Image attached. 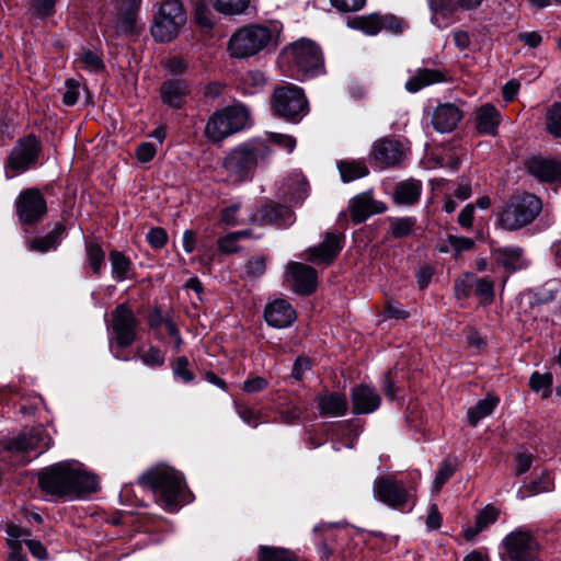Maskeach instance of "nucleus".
<instances>
[{
  "label": "nucleus",
  "instance_id": "obj_1",
  "mask_svg": "<svg viewBox=\"0 0 561 561\" xmlns=\"http://www.w3.org/2000/svg\"><path fill=\"white\" fill-rule=\"evenodd\" d=\"M38 485L49 495L60 499H82L99 489V478L88 472L83 465L65 460L48 466L38 472Z\"/></svg>",
  "mask_w": 561,
  "mask_h": 561
},
{
  "label": "nucleus",
  "instance_id": "obj_2",
  "mask_svg": "<svg viewBox=\"0 0 561 561\" xmlns=\"http://www.w3.org/2000/svg\"><path fill=\"white\" fill-rule=\"evenodd\" d=\"M270 156V147L260 138H253L236 146L226 154L221 163L226 173L225 181L231 185L250 181L256 168Z\"/></svg>",
  "mask_w": 561,
  "mask_h": 561
},
{
  "label": "nucleus",
  "instance_id": "obj_3",
  "mask_svg": "<svg viewBox=\"0 0 561 561\" xmlns=\"http://www.w3.org/2000/svg\"><path fill=\"white\" fill-rule=\"evenodd\" d=\"M279 37L280 26L277 23L249 24L230 36L227 50L232 58L245 59L264 50H274Z\"/></svg>",
  "mask_w": 561,
  "mask_h": 561
},
{
  "label": "nucleus",
  "instance_id": "obj_4",
  "mask_svg": "<svg viewBox=\"0 0 561 561\" xmlns=\"http://www.w3.org/2000/svg\"><path fill=\"white\" fill-rule=\"evenodd\" d=\"M420 479V472L404 477L396 474L377 477L373 484L374 496L393 510H411L416 502V488Z\"/></svg>",
  "mask_w": 561,
  "mask_h": 561
},
{
  "label": "nucleus",
  "instance_id": "obj_5",
  "mask_svg": "<svg viewBox=\"0 0 561 561\" xmlns=\"http://www.w3.org/2000/svg\"><path fill=\"white\" fill-rule=\"evenodd\" d=\"M138 483L150 489L157 502L169 511H173L183 496V477L172 468L149 470L139 477Z\"/></svg>",
  "mask_w": 561,
  "mask_h": 561
},
{
  "label": "nucleus",
  "instance_id": "obj_6",
  "mask_svg": "<svg viewBox=\"0 0 561 561\" xmlns=\"http://www.w3.org/2000/svg\"><path fill=\"white\" fill-rule=\"evenodd\" d=\"M250 114L245 106L234 104L214 112L205 126V137L211 142H220L241 131L249 125Z\"/></svg>",
  "mask_w": 561,
  "mask_h": 561
},
{
  "label": "nucleus",
  "instance_id": "obj_7",
  "mask_svg": "<svg viewBox=\"0 0 561 561\" xmlns=\"http://www.w3.org/2000/svg\"><path fill=\"white\" fill-rule=\"evenodd\" d=\"M541 208V201L534 194L524 193L512 196L499 214V224L508 231L519 230L531 224Z\"/></svg>",
  "mask_w": 561,
  "mask_h": 561
},
{
  "label": "nucleus",
  "instance_id": "obj_8",
  "mask_svg": "<svg viewBox=\"0 0 561 561\" xmlns=\"http://www.w3.org/2000/svg\"><path fill=\"white\" fill-rule=\"evenodd\" d=\"M283 57L298 77H314L323 69L320 47L312 41L300 38L283 50Z\"/></svg>",
  "mask_w": 561,
  "mask_h": 561
},
{
  "label": "nucleus",
  "instance_id": "obj_9",
  "mask_svg": "<svg viewBox=\"0 0 561 561\" xmlns=\"http://www.w3.org/2000/svg\"><path fill=\"white\" fill-rule=\"evenodd\" d=\"M186 23V13L180 0H163L153 15L151 35L154 41L169 43L178 37Z\"/></svg>",
  "mask_w": 561,
  "mask_h": 561
},
{
  "label": "nucleus",
  "instance_id": "obj_10",
  "mask_svg": "<svg viewBox=\"0 0 561 561\" xmlns=\"http://www.w3.org/2000/svg\"><path fill=\"white\" fill-rule=\"evenodd\" d=\"M51 438L46 431L41 427H33L24 431L15 438L11 439L5 447L10 454L12 463H28L34 458L45 453L50 447Z\"/></svg>",
  "mask_w": 561,
  "mask_h": 561
},
{
  "label": "nucleus",
  "instance_id": "obj_11",
  "mask_svg": "<svg viewBox=\"0 0 561 561\" xmlns=\"http://www.w3.org/2000/svg\"><path fill=\"white\" fill-rule=\"evenodd\" d=\"M273 114L290 123H298L309 112L308 101L301 88L287 84L274 90Z\"/></svg>",
  "mask_w": 561,
  "mask_h": 561
},
{
  "label": "nucleus",
  "instance_id": "obj_12",
  "mask_svg": "<svg viewBox=\"0 0 561 561\" xmlns=\"http://www.w3.org/2000/svg\"><path fill=\"white\" fill-rule=\"evenodd\" d=\"M42 152V142L34 134L20 138L7 158L8 178H13L35 168Z\"/></svg>",
  "mask_w": 561,
  "mask_h": 561
},
{
  "label": "nucleus",
  "instance_id": "obj_13",
  "mask_svg": "<svg viewBox=\"0 0 561 561\" xmlns=\"http://www.w3.org/2000/svg\"><path fill=\"white\" fill-rule=\"evenodd\" d=\"M19 221L25 226H33L44 219L47 214V203L38 188L23 190L14 202Z\"/></svg>",
  "mask_w": 561,
  "mask_h": 561
},
{
  "label": "nucleus",
  "instance_id": "obj_14",
  "mask_svg": "<svg viewBox=\"0 0 561 561\" xmlns=\"http://www.w3.org/2000/svg\"><path fill=\"white\" fill-rule=\"evenodd\" d=\"M139 320L126 305H117L111 312V331L117 346L125 348L137 340Z\"/></svg>",
  "mask_w": 561,
  "mask_h": 561
},
{
  "label": "nucleus",
  "instance_id": "obj_15",
  "mask_svg": "<svg viewBox=\"0 0 561 561\" xmlns=\"http://www.w3.org/2000/svg\"><path fill=\"white\" fill-rule=\"evenodd\" d=\"M504 546L513 561H539L538 542L528 531L511 533L505 537Z\"/></svg>",
  "mask_w": 561,
  "mask_h": 561
},
{
  "label": "nucleus",
  "instance_id": "obj_16",
  "mask_svg": "<svg viewBox=\"0 0 561 561\" xmlns=\"http://www.w3.org/2000/svg\"><path fill=\"white\" fill-rule=\"evenodd\" d=\"M286 280L296 294L309 296L317 289L318 274L310 265L290 262L286 266Z\"/></svg>",
  "mask_w": 561,
  "mask_h": 561
},
{
  "label": "nucleus",
  "instance_id": "obj_17",
  "mask_svg": "<svg viewBox=\"0 0 561 561\" xmlns=\"http://www.w3.org/2000/svg\"><path fill=\"white\" fill-rule=\"evenodd\" d=\"M295 219L291 208L280 204L262 206L250 216V222L252 224L260 226L274 225L279 228L291 226Z\"/></svg>",
  "mask_w": 561,
  "mask_h": 561
},
{
  "label": "nucleus",
  "instance_id": "obj_18",
  "mask_svg": "<svg viewBox=\"0 0 561 561\" xmlns=\"http://www.w3.org/2000/svg\"><path fill=\"white\" fill-rule=\"evenodd\" d=\"M371 156L380 169L394 167L404 156L403 145L394 138H381L374 142Z\"/></svg>",
  "mask_w": 561,
  "mask_h": 561
},
{
  "label": "nucleus",
  "instance_id": "obj_19",
  "mask_svg": "<svg viewBox=\"0 0 561 561\" xmlns=\"http://www.w3.org/2000/svg\"><path fill=\"white\" fill-rule=\"evenodd\" d=\"M483 0H427L433 13L431 21L437 27H443L439 16H449L458 11H474L482 4Z\"/></svg>",
  "mask_w": 561,
  "mask_h": 561
},
{
  "label": "nucleus",
  "instance_id": "obj_20",
  "mask_svg": "<svg viewBox=\"0 0 561 561\" xmlns=\"http://www.w3.org/2000/svg\"><path fill=\"white\" fill-rule=\"evenodd\" d=\"M462 118V111L454 103H440L431 113V124L438 133L453 131Z\"/></svg>",
  "mask_w": 561,
  "mask_h": 561
},
{
  "label": "nucleus",
  "instance_id": "obj_21",
  "mask_svg": "<svg viewBox=\"0 0 561 561\" xmlns=\"http://www.w3.org/2000/svg\"><path fill=\"white\" fill-rule=\"evenodd\" d=\"M348 209L354 224H362L373 215L383 213V203L373 199L368 192L360 193L350 201Z\"/></svg>",
  "mask_w": 561,
  "mask_h": 561
},
{
  "label": "nucleus",
  "instance_id": "obj_22",
  "mask_svg": "<svg viewBox=\"0 0 561 561\" xmlns=\"http://www.w3.org/2000/svg\"><path fill=\"white\" fill-rule=\"evenodd\" d=\"M525 165L528 173L540 182L561 181V161L558 159L533 157Z\"/></svg>",
  "mask_w": 561,
  "mask_h": 561
},
{
  "label": "nucleus",
  "instance_id": "obj_23",
  "mask_svg": "<svg viewBox=\"0 0 561 561\" xmlns=\"http://www.w3.org/2000/svg\"><path fill=\"white\" fill-rule=\"evenodd\" d=\"M341 250L342 236L334 232H327L323 241L318 247L308 249L307 260L317 264H331Z\"/></svg>",
  "mask_w": 561,
  "mask_h": 561
},
{
  "label": "nucleus",
  "instance_id": "obj_24",
  "mask_svg": "<svg viewBox=\"0 0 561 561\" xmlns=\"http://www.w3.org/2000/svg\"><path fill=\"white\" fill-rule=\"evenodd\" d=\"M297 314L293 306L285 299H275L266 305L264 319L270 327L284 329L294 323Z\"/></svg>",
  "mask_w": 561,
  "mask_h": 561
},
{
  "label": "nucleus",
  "instance_id": "obj_25",
  "mask_svg": "<svg viewBox=\"0 0 561 561\" xmlns=\"http://www.w3.org/2000/svg\"><path fill=\"white\" fill-rule=\"evenodd\" d=\"M353 413L369 414L375 412L381 402V398L375 388L368 385H359L352 389L351 393Z\"/></svg>",
  "mask_w": 561,
  "mask_h": 561
},
{
  "label": "nucleus",
  "instance_id": "obj_26",
  "mask_svg": "<svg viewBox=\"0 0 561 561\" xmlns=\"http://www.w3.org/2000/svg\"><path fill=\"white\" fill-rule=\"evenodd\" d=\"M66 233V226L62 222H57L54 228L45 236L31 237L26 240V249L30 252H37L46 254L50 251H56Z\"/></svg>",
  "mask_w": 561,
  "mask_h": 561
},
{
  "label": "nucleus",
  "instance_id": "obj_27",
  "mask_svg": "<svg viewBox=\"0 0 561 561\" xmlns=\"http://www.w3.org/2000/svg\"><path fill=\"white\" fill-rule=\"evenodd\" d=\"M474 122L478 133L495 136L501 123V114L493 104L485 103L477 108Z\"/></svg>",
  "mask_w": 561,
  "mask_h": 561
},
{
  "label": "nucleus",
  "instance_id": "obj_28",
  "mask_svg": "<svg viewBox=\"0 0 561 561\" xmlns=\"http://www.w3.org/2000/svg\"><path fill=\"white\" fill-rule=\"evenodd\" d=\"M319 413L324 417L343 416L347 411V399L335 392H321L317 396Z\"/></svg>",
  "mask_w": 561,
  "mask_h": 561
},
{
  "label": "nucleus",
  "instance_id": "obj_29",
  "mask_svg": "<svg viewBox=\"0 0 561 561\" xmlns=\"http://www.w3.org/2000/svg\"><path fill=\"white\" fill-rule=\"evenodd\" d=\"M188 92V85L182 80H168L160 89L162 102L173 108L183 106Z\"/></svg>",
  "mask_w": 561,
  "mask_h": 561
},
{
  "label": "nucleus",
  "instance_id": "obj_30",
  "mask_svg": "<svg viewBox=\"0 0 561 561\" xmlns=\"http://www.w3.org/2000/svg\"><path fill=\"white\" fill-rule=\"evenodd\" d=\"M141 0H123L118 8L116 32L131 34L135 31Z\"/></svg>",
  "mask_w": 561,
  "mask_h": 561
},
{
  "label": "nucleus",
  "instance_id": "obj_31",
  "mask_svg": "<svg viewBox=\"0 0 561 561\" xmlns=\"http://www.w3.org/2000/svg\"><path fill=\"white\" fill-rule=\"evenodd\" d=\"M445 81V75L436 69L422 68L405 82V89L416 93L425 87Z\"/></svg>",
  "mask_w": 561,
  "mask_h": 561
},
{
  "label": "nucleus",
  "instance_id": "obj_32",
  "mask_svg": "<svg viewBox=\"0 0 561 561\" xmlns=\"http://www.w3.org/2000/svg\"><path fill=\"white\" fill-rule=\"evenodd\" d=\"M495 261L507 271L525 267L523 249L519 247H502L492 252Z\"/></svg>",
  "mask_w": 561,
  "mask_h": 561
},
{
  "label": "nucleus",
  "instance_id": "obj_33",
  "mask_svg": "<svg viewBox=\"0 0 561 561\" xmlns=\"http://www.w3.org/2000/svg\"><path fill=\"white\" fill-rule=\"evenodd\" d=\"M285 195L294 203H302L309 194V184L301 172H293L285 181Z\"/></svg>",
  "mask_w": 561,
  "mask_h": 561
},
{
  "label": "nucleus",
  "instance_id": "obj_34",
  "mask_svg": "<svg viewBox=\"0 0 561 561\" xmlns=\"http://www.w3.org/2000/svg\"><path fill=\"white\" fill-rule=\"evenodd\" d=\"M350 28L362 31L364 34L374 36L382 30V16L378 13L367 15H359L347 19L346 22Z\"/></svg>",
  "mask_w": 561,
  "mask_h": 561
},
{
  "label": "nucleus",
  "instance_id": "obj_35",
  "mask_svg": "<svg viewBox=\"0 0 561 561\" xmlns=\"http://www.w3.org/2000/svg\"><path fill=\"white\" fill-rule=\"evenodd\" d=\"M421 192V182L416 180H409L401 182L396 186L393 198L398 204L412 205L419 201Z\"/></svg>",
  "mask_w": 561,
  "mask_h": 561
},
{
  "label": "nucleus",
  "instance_id": "obj_36",
  "mask_svg": "<svg viewBox=\"0 0 561 561\" xmlns=\"http://www.w3.org/2000/svg\"><path fill=\"white\" fill-rule=\"evenodd\" d=\"M499 402V398L492 394H488L484 399L479 400L467 412L469 424L473 427L477 426L480 420L492 414Z\"/></svg>",
  "mask_w": 561,
  "mask_h": 561
},
{
  "label": "nucleus",
  "instance_id": "obj_37",
  "mask_svg": "<svg viewBox=\"0 0 561 561\" xmlns=\"http://www.w3.org/2000/svg\"><path fill=\"white\" fill-rule=\"evenodd\" d=\"M110 261L112 265V277L116 282H123L131 276L133 263L124 253L112 250L110 252Z\"/></svg>",
  "mask_w": 561,
  "mask_h": 561
},
{
  "label": "nucleus",
  "instance_id": "obj_38",
  "mask_svg": "<svg viewBox=\"0 0 561 561\" xmlns=\"http://www.w3.org/2000/svg\"><path fill=\"white\" fill-rule=\"evenodd\" d=\"M341 179L348 183L368 174V168L363 160H341L337 162Z\"/></svg>",
  "mask_w": 561,
  "mask_h": 561
},
{
  "label": "nucleus",
  "instance_id": "obj_39",
  "mask_svg": "<svg viewBox=\"0 0 561 561\" xmlns=\"http://www.w3.org/2000/svg\"><path fill=\"white\" fill-rule=\"evenodd\" d=\"M259 561H298L296 553L289 549L273 546H260Z\"/></svg>",
  "mask_w": 561,
  "mask_h": 561
},
{
  "label": "nucleus",
  "instance_id": "obj_40",
  "mask_svg": "<svg viewBox=\"0 0 561 561\" xmlns=\"http://www.w3.org/2000/svg\"><path fill=\"white\" fill-rule=\"evenodd\" d=\"M85 253L93 274L100 275L105 264V253L101 244L94 240L85 242Z\"/></svg>",
  "mask_w": 561,
  "mask_h": 561
},
{
  "label": "nucleus",
  "instance_id": "obj_41",
  "mask_svg": "<svg viewBox=\"0 0 561 561\" xmlns=\"http://www.w3.org/2000/svg\"><path fill=\"white\" fill-rule=\"evenodd\" d=\"M551 490L548 474L542 472L541 477L530 481L529 483L519 488L516 497L520 501L534 496L539 493L549 492Z\"/></svg>",
  "mask_w": 561,
  "mask_h": 561
},
{
  "label": "nucleus",
  "instance_id": "obj_42",
  "mask_svg": "<svg viewBox=\"0 0 561 561\" xmlns=\"http://www.w3.org/2000/svg\"><path fill=\"white\" fill-rule=\"evenodd\" d=\"M457 470V462L455 459H445L439 469L437 470L433 485L432 492L438 493L444 484L454 476Z\"/></svg>",
  "mask_w": 561,
  "mask_h": 561
},
{
  "label": "nucleus",
  "instance_id": "obj_43",
  "mask_svg": "<svg viewBox=\"0 0 561 561\" xmlns=\"http://www.w3.org/2000/svg\"><path fill=\"white\" fill-rule=\"evenodd\" d=\"M265 76L260 70H250L240 78V87L245 94H253L265 84Z\"/></svg>",
  "mask_w": 561,
  "mask_h": 561
},
{
  "label": "nucleus",
  "instance_id": "obj_44",
  "mask_svg": "<svg viewBox=\"0 0 561 561\" xmlns=\"http://www.w3.org/2000/svg\"><path fill=\"white\" fill-rule=\"evenodd\" d=\"M194 21L202 28H213L215 24V15L208 3L203 0L195 2Z\"/></svg>",
  "mask_w": 561,
  "mask_h": 561
},
{
  "label": "nucleus",
  "instance_id": "obj_45",
  "mask_svg": "<svg viewBox=\"0 0 561 561\" xmlns=\"http://www.w3.org/2000/svg\"><path fill=\"white\" fill-rule=\"evenodd\" d=\"M552 375L550 373L540 374L535 371L529 378V387L535 392L542 391V398H548L551 393Z\"/></svg>",
  "mask_w": 561,
  "mask_h": 561
},
{
  "label": "nucleus",
  "instance_id": "obj_46",
  "mask_svg": "<svg viewBox=\"0 0 561 561\" xmlns=\"http://www.w3.org/2000/svg\"><path fill=\"white\" fill-rule=\"evenodd\" d=\"M539 300L545 304L556 301V308L561 313V283H546L539 291Z\"/></svg>",
  "mask_w": 561,
  "mask_h": 561
},
{
  "label": "nucleus",
  "instance_id": "obj_47",
  "mask_svg": "<svg viewBox=\"0 0 561 561\" xmlns=\"http://www.w3.org/2000/svg\"><path fill=\"white\" fill-rule=\"evenodd\" d=\"M250 0H215V9L227 15H236L244 12Z\"/></svg>",
  "mask_w": 561,
  "mask_h": 561
},
{
  "label": "nucleus",
  "instance_id": "obj_48",
  "mask_svg": "<svg viewBox=\"0 0 561 561\" xmlns=\"http://www.w3.org/2000/svg\"><path fill=\"white\" fill-rule=\"evenodd\" d=\"M473 290L483 305L491 304L494 299V284L486 278H478L474 275Z\"/></svg>",
  "mask_w": 561,
  "mask_h": 561
},
{
  "label": "nucleus",
  "instance_id": "obj_49",
  "mask_svg": "<svg viewBox=\"0 0 561 561\" xmlns=\"http://www.w3.org/2000/svg\"><path fill=\"white\" fill-rule=\"evenodd\" d=\"M546 121L549 133L561 138V103H554L548 110Z\"/></svg>",
  "mask_w": 561,
  "mask_h": 561
},
{
  "label": "nucleus",
  "instance_id": "obj_50",
  "mask_svg": "<svg viewBox=\"0 0 561 561\" xmlns=\"http://www.w3.org/2000/svg\"><path fill=\"white\" fill-rule=\"evenodd\" d=\"M77 61L80 64L82 69H85L90 72H99L104 68L102 58L91 50H84L79 56Z\"/></svg>",
  "mask_w": 561,
  "mask_h": 561
},
{
  "label": "nucleus",
  "instance_id": "obj_51",
  "mask_svg": "<svg viewBox=\"0 0 561 561\" xmlns=\"http://www.w3.org/2000/svg\"><path fill=\"white\" fill-rule=\"evenodd\" d=\"M415 219L412 217H403L394 219L391 222V234L399 239L404 238L413 233Z\"/></svg>",
  "mask_w": 561,
  "mask_h": 561
},
{
  "label": "nucleus",
  "instance_id": "obj_52",
  "mask_svg": "<svg viewBox=\"0 0 561 561\" xmlns=\"http://www.w3.org/2000/svg\"><path fill=\"white\" fill-rule=\"evenodd\" d=\"M474 288V274L466 273L455 280L454 289L458 299L469 297Z\"/></svg>",
  "mask_w": 561,
  "mask_h": 561
},
{
  "label": "nucleus",
  "instance_id": "obj_53",
  "mask_svg": "<svg viewBox=\"0 0 561 561\" xmlns=\"http://www.w3.org/2000/svg\"><path fill=\"white\" fill-rule=\"evenodd\" d=\"M236 411L240 419L252 427H256L260 424L262 416L261 411L250 408L247 404L236 402Z\"/></svg>",
  "mask_w": 561,
  "mask_h": 561
},
{
  "label": "nucleus",
  "instance_id": "obj_54",
  "mask_svg": "<svg viewBox=\"0 0 561 561\" xmlns=\"http://www.w3.org/2000/svg\"><path fill=\"white\" fill-rule=\"evenodd\" d=\"M173 375L176 378H180L184 382H191L194 380V374L188 368V359L185 356L178 357L172 364Z\"/></svg>",
  "mask_w": 561,
  "mask_h": 561
},
{
  "label": "nucleus",
  "instance_id": "obj_55",
  "mask_svg": "<svg viewBox=\"0 0 561 561\" xmlns=\"http://www.w3.org/2000/svg\"><path fill=\"white\" fill-rule=\"evenodd\" d=\"M535 457L531 453L526 450H518L514 455V472L517 476L526 473L534 461Z\"/></svg>",
  "mask_w": 561,
  "mask_h": 561
},
{
  "label": "nucleus",
  "instance_id": "obj_56",
  "mask_svg": "<svg viewBox=\"0 0 561 561\" xmlns=\"http://www.w3.org/2000/svg\"><path fill=\"white\" fill-rule=\"evenodd\" d=\"M141 362L149 367H160L164 364L165 356L157 346H150L140 355Z\"/></svg>",
  "mask_w": 561,
  "mask_h": 561
},
{
  "label": "nucleus",
  "instance_id": "obj_57",
  "mask_svg": "<svg viewBox=\"0 0 561 561\" xmlns=\"http://www.w3.org/2000/svg\"><path fill=\"white\" fill-rule=\"evenodd\" d=\"M499 510L492 505H486L482 511L478 513L476 516V523L478 524L480 529L486 528L489 525L496 522L499 517Z\"/></svg>",
  "mask_w": 561,
  "mask_h": 561
},
{
  "label": "nucleus",
  "instance_id": "obj_58",
  "mask_svg": "<svg viewBox=\"0 0 561 561\" xmlns=\"http://www.w3.org/2000/svg\"><path fill=\"white\" fill-rule=\"evenodd\" d=\"M447 241H448L449 245L456 252V256H458L460 253H462L465 251L472 250L474 247V241L467 237L448 234Z\"/></svg>",
  "mask_w": 561,
  "mask_h": 561
},
{
  "label": "nucleus",
  "instance_id": "obj_59",
  "mask_svg": "<svg viewBox=\"0 0 561 561\" xmlns=\"http://www.w3.org/2000/svg\"><path fill=\"white\" fill-rule=\"evenodd\" d=\"M56 0H33L32 10L38 18H47L55 11Z\"/></svg>",
  "mask_w": 561,
  "mask_h": 561
},
{
  "label": "nucleus",
  "instance_id": "obj_60",
  "mask_svg": "<svg viewBox=\"0 0 561 561\" xmlns=\"http://www.w3.org/2000/svg\"><path fill=\"white\" fill-rule=\"evenodd\" d=\"M330 2L340 12L359 11L366 4V0H330Z\"/></svg>",
  "mask_w": 561,
  "mask_h": 561
},
{
  "label": "nucleus",
  "instance_id": "obj_61",
  "mask_svg": "<svg viewBox=\"0 0 561 561\" xmlns=\"http://www.w3.org/2000/svg\"><path fill=\"white\" fill-rule=\"evenodd\" d=\"M240 240L233 232H230L218 240V248L220 252L226 254L236 253L240 250L238 242Z\"/></svg>",
  "mask_w": 561,
  "mask_h": 561
},
{
  "label": "nucleus",
  "instance_id": "obj_62",
  "mask_svg": "<svg viewBox=\"0 0 561 561\" xmlns=\"http://www.w3.org/2000/svg\"><path fill=\"white\" fill-rule=\"evenodd\" d=\"M157 153V148L153 144L145 141L138 145L136 148V158L140 163H147L151 161Z\"/></svg>",
  "mask_w": 561,
  "mask_h": 561
},
{
  "label": "nucleus",
  "instance_id": "obj_63",
  "mask_svg": "<svg viewBox=\"0 0 561 561\" xmlns=\"http://www.w3.org/2000/svg\"><path fill=\"white\" fill-rule=\"evenodd\" d=\"M148 243L154 249H161L168 241V234L162 228H152L147 233Z\"/></svg>",
  "mask_w": 561,
  "mask_h": 561
},
{
  "label": "nucleus",
  "instance_id": "obj_64",
  "mask_svg": "<svg viewBox=\"0 0 561 561\" xmlns=\"http://www.w3.org/2000/svg\"><path fill=\"white\" fill-rule=\"evenodd\" d=\"M65 85L66 90L62 95V102L68 106H72L79 98V83L73 79H68Z\"/></svg>",
  "mask_w": 561,
  "mask_h": 561
}]
</instances>
